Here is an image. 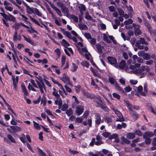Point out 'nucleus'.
Instances as JSON below:
<instances>
[{
    "label": "nucleus",
    "mask_w": 156,
    "mask_h": 156,
    "mask_svg": "<svg viewBox=\"0 0 156 156\" xmlns=\"http://www.w3.org/2000/svg\"><path fill=\"white\" fill-rule=\"evenodd\" d=\"M7 137L11 141V142L13 143H15L16 141L15 140H14V138L11 135L9 134H8L7 135Z\"/></svg>",
    "instance_id": "obj_55"
},
{
    "label": "nucleus",
    "mask_w": 156,
    "mask_h": 156,
    "mask_svg": "<svg viewBox=\"0 0 156 156\" xmlns=\"http://www.w3.org/2000/svg\"><path fill=\"white\" fill-rule=\"evenodd\" d=\"M144 24L145 26L147 27L148 28L149 31L150 33L151 32V25L150 24L147 22H146L144 23Z\"/></svg>",
    "instance_id": "obj_46"
},
{
    "label": "nucleus",
    "mask_w": 156,
    "mask_h": 156,
    "mask_svg": "<svg viewBox=\"0 0 156 156\" xmlns=\"http://www.w3.org/2000/svg\"><path fill=\"white\" fill-rule=\"evenodd\" d=\"M133 31L132 30H130L127 32L126 35H125L124 33H121V36L124 41H129L131 36H133Z\"/></svg>",
    "instance_id": "obj_5"
},
{
    "label": "nucleus",
    "mask_w": 156,
    "mask_h": 156,
    "mask_svg": "<svg viewBox=\"0 0 156 156\" xmlns=\"http://www.w3.org/2000/svg\"><path fill=\"white\" fill-rule=\"evenodd\" d=\"M33 122L34 123V128L38 130H40L41 129L40 126H39V124L37 123L36 122H35V121H33Z\"/></svg>",
    "instance_id": "obj_47"
},
{
    "label": "nucleus",
    "mask_w": 156,
    "mask_h": 156,
    "mask_svg": "<svg viewBox=\"0 0 156 156\" xmlns=\"http://www.w3.org/2000/svg\"><path fill=\"white\" fill-rule=\"evenodd\" d=\"M132 26L134 28L135 34L136 36L141 34V32L140 29V26L139 25L136 24L134 23H133L132 24Z\"/></svg>",
    "instance_id": "obj_8"
},
{
    "label": "nucleus",
    "mask_w": 156,
    "mask_h": 156,
    "mask_svg": "<svg viewBox=\"0 0 156 156\" xmlns=\"http://www.w3.org/2000/svg\"><path fill=\"white\" fill-rule=\"evenodd\" d=\"M102 135L104 137L106 138L108 137L109 138V137L111 135V133L108 132H105L103 133Z\"/></svg>",
    "instance_id": "obj_53"
},
{
    "label": "nucleus",
    "mask_w": 156,
    "mask_h": 156,
    "mask_svg": "<svg viewBox=\"0 0 156 156\" xmlns=\"http://www.w3.org/2000/svg\"><path fill=\"white\" fill-rule=\"evenodd\" d=\"M112 110L115 112V114L118 117H120V116H122V115L121 113L117 109H116L114 108H113Z\"/></svg>",
    "instance_id": "obj_35"
},
{
    "label": "nucleus",
    "mask_w": 156,
    "mask_h": 156,
    "mask_svg": "<svg viewBox=\"0 0 156 156\" xmlns=\"http://www.w3.org/2000/svg\"><path fill=\"white\" fill-rule=\"evenodd\" d=\"M100 107L103 109L104 110L107 111L108 110V108L107 107V106L104 104L103 103L101 105V106Z\"/></svg>",
    "instance_id": "obj_50"
},
{
    "label": "nucleus",
    "mask_w": 156,
    "mask_h": 156,
    "mask_svg": "<svg viewBox=\"0 0 156 156\" xmlns=\"http://www.w3.org/2000/svg\"><path fill=\"white\" fill-rule=\"evenodd\" d=\"M126 137L128 139H131L135 137V135L133 133H129L127 134Z\"/></svg>",
    "instance_id": "obj_33"
},
{
    "label": "nucleus",
    "mask_w": 156,
    "mask_h": 156,
    "mask_svg": "<svg viewBox=\"0 0 156 156\" xmlns=\"http://www.w3.org/2000/svg\"><path fill=\"white\" fill-rule=\"evenodd\" d=\"M28 88L29 90H32L36 92V90L32 87V86L30 84V83H29L28 86Z\"/></svg>",
    "instance_id": "obj_64"
},
{
    "label": "nucleus",
    "mask_w": 156,
    "mask_h": 156,
    "mask_svg": "<svg viewBox=\"0 0 156 156\" xmlns=\"http://www.w3.org/2000/svg\"><path fill=\"white\" fill-rule=\"evenodd\" d=\"M78 68V66L76 65L75 63H73L72 64V67L71 69L72 72H74L76 71Z\"/></svg>",
    "instance_id": "obj_49"
},
{
    "label": "nucleus",
    "mask_w": 156,
    "mask_h": 156,
    "mask_svg": "<svg viewBox=\"0 0 156 156\" xmlns=\"http://www.w3.org/2000/svg\"><path fill=\"white\" fill-rule=\"evenodd\" d=\"M53 9L59 15V16H62V15L61 13V11L57 7L55 6L53 7Z\"/></svg>",
    "instance_id": "obj_42"
},
{
    "label": "nucleus",
    "mask_w": 156,
    "mask_h": 156,
    "mask_svg": "<svg viewBox=\"0 0 156 156\" xmlns=\"http://www.w3.org/2000/svg\"><path fill=\"white\" fill-rule=\"evenodd\" d=\"M126 66V64L125 62L123 60L121 61L119 63V65L118 66V68L121 69H123Z\"/></svg>",
    "instance_id": "obj_22"
},
{
    "label": "nucleus",
    "mask_w": 156,
    "mask_h": 156,
    "mask_svg": "<svg viewBox=\"0 0 156 156\" xmlns=\"http://www.w3.org/2000/svg\"><path fill=\"white\" fill-rule=\"evenodd\" d=\"M4 18L6 20H8L13 22H15L16 21L15 18L11 15L9 14V16L7 15H4Z\"/></svg>",
    "instance_id": "obj_15"
},
{
    "label": "nucleus",
    "mask_w": 156,
    "mask_h": 156,
    "mask_svg": "<svg viewBox=\"0 0 156 156\" xmlns=\"http://www.w3.org/2000/svg\"><path fill=\"white\" fill-rule=\"evenodd\" d=\"M66 113L68 116H69L72 115L73 114V112L72 108H70L66 110Z\"/></svg>",
    "instance_id": "obj_37"
},
{
    "label": "nucleus",
    "mask_w": 156,
    "mask_h": 156,
    "mask_svg": "<svg viewBox=\"0 0 156 156\" xmlns=\"http://www.w3.org/2000/svg\"><path fill=\"white\" fill-rule=\"evenodd\" d=\"M95 123L97 125L100 124L101 119L100 117V115L98 114L95 113Z\"/></svg>",
    "instance_id": "obj_18"
},
{
    "label": "nucleus",
    "mask_w": 156,
    "mask_h": 156,
    "mask_svg": "<svg viewBox=\"0 0 156 156\" xmlns=\"http://www.w3.org/2000/svg\"><path fill=\"white\" fill-rule=\"evenodd\" d=\"M78 25L80 29L85 30L87 29V26L85 24H79Z\"/></svg>",
    "instance_id": "obj_39"
},
{
    "label": "nucleus",
    "mask_w": 156,
    "mask_h": 156,
    "mask_svg": "<svg viewBox=\"0 0 156 156\" xmlns=\"http://www.w3.org/2000/svg\"><path fill=\"white\" fill-rule=\"evenodd\" d=\"M53 19L55 20V22L56 24L58 26L61 25V24L60 23V18L59 17H54Z\"/></svg>",
    "instance_id": "obj_25"
},
{
    "label": "nucleus",
    "mask_w": 156,
    "mask_h": 156,
    "mask_svg": "<svg viewBox=\"0 0 156 156\" xmlns=\"http://www.w3.org/2000/svg\"><path fill=\"white\" fill-rule=\"evenodd\" d=\"M62 11L63 13H66V14H67L68 13L69 10L65 6L62 9Z\"/></svg>",
    "instance_id": "obj_58"
},
{
    "label": "nucleus",
    "mask_w": 156,
    "mask_h": 156,
    "mask_svg": "<svg viewBox=\"0 0 156 156\" xmlns=\"http://www.w3.org/2000/svg\"><path fill=\"white\" fill-rule=\"evenodd\" d=\"M83 107L81 105H78L76 108V113L77 115H80L83 111Z\"/></svg>",
    "instance_id": "obj_14"
},
{
    "label": "nucleus",
    "mask_w": 156,
    "mask_h": 156,
    "mask_svg": "<svg viewBox=\"0 0 156 156\" xmlns=\"http://www.w3.org/2000/svg\"><path fill=\"white\" fill-rule=\"evenodd\" d=\"M118 137V135L116 133L113 134L112 135H110V137H109V139L110 140H112L113 139H115L116 138H117Z\"/></svg>",
    "instance_id": "obj_56"
},
{
    "label": "nucleus",
    "mask_w": 156,
    "mask_h": 156,
    "mask_svg": "<svg viewBox=\"0 0 156 156\" xmlns=\"http://www.w3.org/2000/svg\"><path fill=\"white\" fill-rule=\"evenodd\" d=\"M141 44L147 45L148 43L147 42L143 37H140L139 40L136 42L135 45L139 49H143L144 48V45Z\"/></svg>",
    "instance_id": "obj_3"
},
{
    "label": "nucleus",
    "mask_w": 156,
    "mask_h": 156,
    "mask_svg": "<svg viewBox=\"0 0 156 156\" xmlns=\"http://www.w3.org/2000/svg\"><path fill=\"white\" fill-rule=\"evenodd\" d=\"M96 47L97 49V51L100 54H101L102 52V47L99 44H96Z\"/></svg>",
    "instance_id": "obj_31"
},
{
    "label": "nucleus",
    "mask_w": 156,
    "mask_h": 156,
    "mask_svg": "<svg viewBox=\"0 0 156 156\" xmlns=\"http://www.w3.org/2000/svg\"><path fill=\"white\" fill-rule=\"evenodd\" d=\"M46 100L44 96L41 99V104H43L44 106L46 105Z\"/></svg>",
    "instance_id": "obj_60"
},
{
    "label": "nucleus",
    "mask_w": 156,
    "mask_h": 156,
    "mask_svg": "<svg viewBox=\"0 0 156 156\" xmlns=\"http://www.w3.org/2000/svg\"><path fill=\"white\" fill-rule=\"evenodd\" d=\"M154 134L153 133L150 131L146 132L143 135L144 138H149L153 137Z\"/></svg>",
    "instance_id": "obj_17"
},
{
    "label": "nucleus",
    "mask_w": 156,
    "mask_h": 156,
    "mask_svg": "<svg viewBox=\"0 0 156 156\" xmlns=\"http://www.w3.org/2000/svg\"><path fill=\"white\" fill-rule=\"evenodd\" d=\"M71 18L73 20V21L75 23H77L78 22V18L74 15L71 16Z\"/></svg>",
    "instance_id": "obj_51"
},
{
    "label": "nucleus",
    "mask_w": 156,
    "mask_h": 156,
    "mask_svg": "<svg viewBox=\"0 0 156 156\" xmlns=\"http://www.w3.org/2000/svg\"><path fill=\"white\" fill-rule=\"evenodd\" d=\"M36 81L38 85L37 88H39L41 93L43 94L44 95V91L46 92V89L44 84L43 82H40L37 80H36Z\"/></svg>",
    "instance_id": "obj_7"
},
{
    "label": "nucleus",
    "mask_w": 156,
    "mask_h": 156,
    "mask_svg": "<svg viewBox=\"0 0 156 156\" xmlns=\"http://www.w3.org/2000/svg\"><path fill=\"white\" fill-rule=\"evenodd\" d=\"M129 112L130 115L133 117L135 120H136L137 119L138 117V115L136 112H134L133 110H132V112L131 113V111Z\"/></svg>",
    "instance_id": "obj_24"
},
{
    "label": "nucleus",
    "mask_w": 156,
    "mask_h": 156,
    "mask_svg": "<svg viewBox=\"0 0 156 156\" xmlns=\"http://www.w3.org/2000/svg\"><path fill=\"white\" fill-rule=\"evenodd\" d=\"M21 39V36L20 34H18L17 31H15L13 36V41L16 42L18 40L20 41Z\"/></svg>",
    "instance_id": "obj_13"
},
{
    "label": "nucleus",
    "mask_w": 156,
    "mask_h": 156,
    "mask_svg": "<svg viewBox=\"0 0 156 156\" xmlns=\"http://www.w3.org/2000/svg\"><path fill=\"white\" fill-rule=\"evenodd\" d=\"M133 22V20L131 19H129L128 20L125 21L124 23L125 25H127L132 24Z\"/></svg>",
    "instance_id": "obj_43"
},
{
    "label": "nucleus",
    "mask_w": 156,
    "mask_h": 156,
    "mask_svg": "<svg viewBox=\"0 0 156 156\" xmlns=\"http://www.w3.org/2000/svg\"><path fill=\"white\" fill-rule=\"evenodd\" d=\"M12 79L13 82V86L14 88L16 90L17 86V84L18 83V81H16L15 79V76H12Z\"/></svg>",
    "instance_id": "obj_34"
},
{
    "label": "nucleus",
    "mask_w": 156,
    "mask_h": 156,
    "mask_svg": "<svg viewBox=\"0 0 156 156\" xmlns=\"http://www.w3.org/2000/svg\"><path fill=\"white\" fill-rule=\"evenodd\" d=\"M150 68L147 66H142L138 69L134 70V73L140 76L141 77H144L146 74V73L144 72L145 70L147 72H149L150 71Z\"/></svg>",
    "instance_id": "obj_1"
},
{
    "label": "nucleus",
    "mask_w": 156,
    "mask_h": 156,
    "mask_svg": "<svg viewBox=\"0 0 156 156\" xmlns=\"http://www.w3.org/2000/svg\"><path fill=\"white\" fill-rule=\"evenodd\" d=\"M81 48H78V50L80 52L82 55L83 52L87 53V50L85 47H81Z\"/></svg>",
    "instance_id": "obj_32"
},
{
    "label": "nucleus",
    "mask_w": 156,
    "mask_h": 156,
    "mask_svg": "<svg viewBox=\"0 0 156 156\" xmlns=\"http://www.w3.org/2000/svg\"><path fill=\"white\" fill-rule=\"evenodd\" d=\"M53 91L52 93V95L55 97L56 99H59L60 98V96L59 94H58V91L54 87L53 88Z\"/></svg>",
    "instance_id": "obj_21"
},
{
    "label": "nucleus",
    "mask_w": 156,
    "mask_h": 156,
    "mask_svg": "<svg viewBox=\"0 0 156 156\" xmlns=\"http://www.w3.org/2000/svg\"><path fill=\"white\" fill-rule=\"evenodd\" d=\"M81 64L83 66H85L87 68H88L89 66V62L85 61H82L81 62Z\"/></svg>",
    "instance_id": "obj_38"
},
{
    "label": "nucleus",
    "mask_w": 156,
    "mask_h": 156,
    "mask_svg": "<svg viewBox=\"0 0 156 156\" xmlns=\"http://www.w3.org/2000/svg\"><path fill=\"white\" fill-rule=\"evenodd\" d=\"M78 8L80 10V12L82 14H83V11H84L86 10V7L83 4L81 5L80 6H78Z\"/></svg>",
    "instance_id": "obj_30"
},
{
    "label": "nucleus",
    "mask_w": 156,
    "mask_h": 156,
    "mask_svg": "<svg viewBox=\"0 0 156 156\" xmlns=\"http://www.w3.org/2000/svg\"><path fill=\"white\" fill-rule=\"evenodd\" d=\"M29 18L30 20L35 24H37L38 25L40 26V24L34 18L32 17L31 16H29Z\"/></svg>",
    "instance_id": "obj_45"
},
{
    "label": "nucleus",
    "mask_w": 156,
    "mask_h": 156,
    "mask_svg": "<svg viewBox=\"0 0 156 156\" xmlns=\"http://www.w3.org/2000/svg\"><path fill=\"white\" fill-rule=\"evenodd\" d=\"M61 43V44H63L65 47H66L67 46L70 45V44L64 39L62 40Z\"/></svg>",
    "instance_id": "obj_36"
},
{
    "label": "nucleus",
    "mask_w": 156,
    "mask_h": 156,
    "mask_svg": "<svg viewBox=\"0 0 156 156\" xmlns=\"http://www.w3.org/2000/svg\"><path fill=\"white\" fill-rule=\"evenodd\" d=\"M33 13L36 14L37 16H41L42 15V13L36 8H34Z\"/></svg>",
    "instance_id": "obj_28"
},
{
    "label": "nucleus",
    "mask_w": 156,
    "mask_h": 156,
    "mask_svg": "<svg viewBox=\"0 0 156 156\" xmlns=\"http://www.w3.org/2000/svg\"><path fill=\"white\" fill-rule=\"evenodd\" d=\"M95 99H96L98 100V101L94 100V101L96 102L97 104V107H100L101 106V105L103 103V102L102 101L101 99L100 98V96L98 95H97L96 96H95Z\"/></svg>",
    "instance_id": "obj_16"
},
{
    "label": "nucleus",
    "mask_w": 156,
    "mask_h": 156,
    "mask_svg": "<svg viewBox=\"0 0 156 156\" xmlns=\"http://www.w3.org/2000/svg\"><path fill=\"white\" fill-rule=\"evenodd\" d=\"M82 92L83 93L84 96L87 98H89L91 99H95V95L93 94H89L86 92L83 89Z\"/></svg>",
    "instance_id": "obj_12"
},
{
    "label": "nucleus",
    "mask_w": 156,
    "mask_h": 156,
    "mask_svg": "<svg viewBox=\"0 0 156 156\" xmlns=\"http://www.w3.org/2000/svg\"><path fill=\"white\" fill-rule=\"evenodd\" d=\"M21 88L22 91L24 93V95H25L28 96V93L27 92V90L25 86L24 85L22 84L21 85Z\"/></svg>",
    "instance_id": "obj_26"
},
{
    "label": "nucleus",
    "mask_w": 156,
    "mask_h": 156,
    "mask_svg": "<svg viewBox=\"0 0 156 156\" xmlns=\"http://www.w3.org/2000/svg\"><path fill=\"white\" fill-rule=\"evenodd\" d=\"M37 149L39 156H46V154L41 149L38 147L37 148Z\"/></svg>",
    "instance_id": "obj_29"
},
{
    "label": "nucleus",
    "mask_w": 156,
    "mask_h": 156,
    "mask_svg": "<svg viewBox=\"0 0 156 156\" xmlns=\"http://www.w3.org/2000/svg\"><path fill=\"white\" fill-rule=\"evenodd\" d=\"M20 24L17 22H15L14 24L12 26V27L15 29V31H17V30L20 28Z\"/></svg>",
    "instance_id": "obj_23"
},
{
    "label": "nucleus",
    "mask_w": 156,
    "mask_h": 156,
    "mask_svg": "<svg viewBox=\"0 0 156 156\" xmlns=\"http://www.w3.org/2000/svg\"><path fill=\"white\" fill-rule=\"evenodd\" d=\"M121 139L122 142H121V143L123 144V143H125L127 144H129L130 143V141L128 140L127 138H125L124 136H122L121 137Z\"/></svg>",
    "instance_id": "obj_27"
},
{
    "label": "nucleus",
    "mask_w": 156,
    "mask_h": 156,
    "mask_svg": "<svg viewBox=\"0 0 156 156\" xmlns=\"http://www.w3.org/2000/svg\"><path fill=\"white\" fill-rule=\"evenodd\" d=\"M37 61L38 63L42 64H46L48 63V61L46 58H44L43 60L38 59Z\"/></svg>",
    "instance_id": "obj_40"
},
{
    "label": "nucleus",
    "mask_w": 156,
    "mask_h": 156,
    "mask_svg": "<svg viewBox=\"0 0 156 156\" xmlns=\"http://www.w3.org/2000/svg\"><path fill=\"white\" fill-rule=\"evenodd\" d=\"M64 34L66 37L69 39L72 36L71 34L68 31H66Z\"/></svg>",
    "instance_id": "obj_62"
},
{
    "label": "nucleus",
    "mask_w": 156,
    "mask_h": 156,
    "mask_svg": "<svg viewBox=\"0 0 156 156\" xmlns=\"http://www.w3.org/2000/svg\"><path fill=\"white\" fill-rule=\"evenodd\" d=\"M144 92L142 93L141 95L146 96V94L148 92V85L146 83H145L144 85Z\"/></svg>",
    "instance_id": "obj_19"
},
{
    "label": "nucleus",
    "mask_w": 156,
    "mask_h": 156,
    "mask_svg": "<svg viewBox=\"0 0 156 156\" xmlns=\"http://www.w3.org/2000/svg\"><path fill=\"white\" fill-rule=\"evenodd\" d=\"M108 80L111 84L114 85L117 90L123 92V89L116 82L115 79L113 77H110L108 79Z\"/></svg>",
    "instance_id": "obj_6"
},
{
    "label": "nucleus",
    "mask_w": 156,
    "mask_h": 156,
    "mask_svg": "<svg viewBox=\"0 0 156 156\" xmlns=\"http://www.w3.org/2000/svg\"><path fill=\"white\" fill-rule=\"evenodd\" d=\"M143 87L141 86H139L137 87V91L138 92L140 93V94L141 95L142 93L144 92L142 91L143 90Z\"/></svg>",
    "instance_id": "obj_59"
},
{
    "label": "nucleus",
    "mask_w": 156,
    "mask_h": 156,
    "mask_svg": "<svg viewBox=\"0 0 156 156\" xmlns=\"http://www.w3.org/2000/svg\"><path fill=\"white\" fill-rule=\"evenodd\" d=\"M10 127L14 131V133L22 131L21 128L18 126H10Z\"/></svg>",
    "instance_id": "obj_20"
},
{
    "label": "nucleus",
    "mask_w": 156,
    "mask_h": 156,
    "mask_svg": "<svg viewBox=\"0 0 156 156\" xmlns=\"http://www.w3.org/2000/svg\"><path fill=\"white\" fill-rule=\"evenodd\" d=\"M27 31L30 33H37V31L32 27H30V28L27 30Z\"/></svg>",
    "instance_id": "obj_57"
},
{
    "label": "nucleus",
    "mask_w": 156,
    "mask_h": 156,
    "mask_svg": "<svg viewBox=\"0 0 156 156\" xmlns=\"http://www.w3.org/2000/svg\"><path fill=\"white\" fill-rule=\"evenodd\" d=\"M22 36L23 37L24 40L25 41L33 46H35L36 45V44L31 39L29 36H26L23 35H22Z\"/></svg>",
    "instance_id": "obj_11"
},
{
    "label": "nucleus",
    "mask_w": 156,
    "mask_h": 156,
    "mask_svg": "<svg viewBox=\"0 0 156 156\" xmlns=\"http://www.w3.org/2000/svg\"><path fill=\"white\" fill-rule=\"evenodd\" d=\"M108 60L109 62L111 64L114 65V66L118 68V65H116L117 61L116 59L112 57H108Z\"/></svg>",
    "instance_id": "obj_10"
},
{
    "label": "nucleus",
    "mask_w": 156,
    "mask_h": 156,
    "mask_svg": "<svg viewBox=\"0 0 156 156\" xmlns=\"http://www.w3.org/2000/svg\"><path fill=\"white\" fill-rule=\"evenodd\" d=\"M151 57V56L149 54L145 53L143 57L144 59L146 60L150 59Z\"/></svg>",
    "instance_id": "obj_41"
},
{
    "label": "nucleus",
    "mask_w": 156,
    "mask_h": 156,
    "mask_svg": "<svg viewBox=\"0 0 156 156\" xmlns=\"http://www.w3.org/2000/svg\"><path fill=\"white\" fill-rule=\"evenodd\" d=\"M105 122L107 123L111 122L112 121L111 118L109 117L106 116L104 118Z\"/></svg>",
    "instance_id": "obj_54"
},
{
    "label": "nucleus",
    "mask_w": 156,
    "mask_h": 156,
    "mask_svg": "<svg viewBox=\"0 0 156 156\" xmlns=\"http://www.w3.org/2000/svg\"><path fill=\"white\" fill-rule=\"evenodd\" d=\"M103 39L108 43H110L111 42L108 39V37L105 34H104L103 35Z\"/></svg>",
    "instance_id": "obj_44"
},
{
    "label": "nucleus",
    "mask_w": 156,
    "mask_h": 156,
    "mask_svg": "<svg viewBox=\"0 0 156 156\" xmlns=\"http://www.w3.org/2000/svg\"><path fill=\"white\" fill-rule=\"evenodd\" d=\"M96 140L97 141H96L94 138H92L91 141L89 144V145L93 147L94 144L97 146H99L104 144V142L102 140V137L100 135H97L96 136Z\"/></svg>",
    "instance_id": "obj_2"
},
{
    "label": "nucleus",
    "mask_w": 156,
    "mask_h": 156,
    "mask_svg": "<svg viewBox=\"0 0 156 156\" xmlns=\"http://www.w3.org/2000/svg\"><path fill=\"white\" fill-rule=\"evenodd\" d=\"M23 4L24 5L26 8V11L27 13L29 14H31L32 13H33V12L34 8L33 7H30L24 1H23Z\"/></svg>",
    "instance_id": "obj_9"
},
{
    "label": "nucleus",
    "mask_w": 156,
    "mask_h": 156,
    "mask_svg": "<svg viewBox=\"0 0 156 156\" xmlns=\"http://www.w3.org/2000/svg\"><path fill=\"white\" fill-rule=\"evenodd\" d=\"M145 52L143 51H140L138 52V55L140 57H143Z\"/></svg>",
    "instance_id": "obj_63"
},
{
    "label": "nucleus",
    "mask_w": 156,
    "mask_h": 156,
    "mask_svg": "<svg viewBox=\"0 0 156 156\" xmlns=\"http://www.w3.org/2000/svg\"><path fill=\"white\" fill-rule=\"evenodd\" d=\"M68 108V105L67 104L64 103L63 104L61 108V110L63 111H66Z\"/></svg>",
    "instance_id": "obj_52"
},
{
    "label": "nucleus",
    "mask_w": 156,
    "mask_h": 156,
    "mask_svg": "<svg viewBox=\"0 0 156 156\" xmlns=\"http://www.w3.org/2000/svg\"><path fill=\"white\" fill-rule=\"evenodd\" d=\"M83 120V119L81 117H77L75 119V122H76L80 123L82 122Z\"/></svg>",
    "instance_id": "obj_61"
},
{
    "label": "nucleus",
    "mask_w": 156,
    "mask_h": 156,
    "mask_svg": "<svg viewBox=\"0 0 156 156\" xmlns=\"http://www.w3.org/2000/svg\"><path fill=\"white\" fill-rule=\"evenodd\" d=\"M60 79L64 83L73 86L70 80V78L66 73L63 74L62 76L59 77Z\"/></svg>",
    "instance_id": "obj_4"
},
{
    "label": "nucleus",
    "mask_w": 156,
    "mask_h": 156,
    "mask_svg": "<svg viewBox=\"0 0 156 156\" xmlns=\"http://www.w3.org/2000/svg\"><path fill=\"white\" fill-rule=\"evenodd\" d=\"M55 104L56 105L58 104L61 105H62V101L60 98H59V99H56V100H55Z\"/></svg>",
    "instance_id": "obj_48"
}]
</instances>
